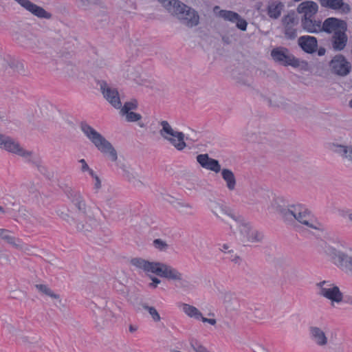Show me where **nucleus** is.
I'll list each match as a JSON object with an SVG mask.
<instances>
[{
  "mask_svg": "<svg viewBox=\"0 0 352 352\" xmlns=\"http://www.w3.org/2000/svg\"><path fill=\"white\" fill-rule=\"evenodd\" d=\"M14 1L17 2L25 10L28 11L32 14L37 16L38 18L49 19L52 17V14L50 12H47L44 8L34 3L30 0Z\"/></svg>",
  "mask_w": 352,
  "mask_h": 352,
  "instance_id": "f3484780",
  "label": "nucleus"
},
{
  "mask_svg": "<svg viewBox=\"0 0 352 352\" xmlns=\"http://www.w3.org/2000/svg\"><path fill=\"white\" fill-rule=\"evenodd\" d=\"M96 65H97V67L102 68V67H104L107 64L104 60L99 59V60H96Z\"/></svg>",
  "mask_w": 352,
  "mask_h": 352,
  "instance_id": "052dcab7",
  "label": "nucleus"
},
{
  "mask_svg": "<svg viewBox=\"0 0 352 352\" xmlns=\"http://www.w3.org/2000/svg\"><path fill=\"white\" fill-rule=\"evenodd\" d=\"M22 153L23 154L19 155V157H21L28 163L36 166L37 168L38 171L40 172L43 175L47 174V168L45 166H43L41 164V161L35 157L34 153L32 151L28 150L24 148L23 151Z\"/></svg>",
  "mask_w": 352,
  "mask_h": 352,
  "instance_id": "a878e982",
  "label": "nucleus"
},
{
  "mask_svg": "<svg viewBox=\"0 0 352 352\" xmlns=\"http://www.w3.org/2000/svg\"><path fill=\"white\" fill-rule=\"evenodd\" d=\"M329 253L334 260V263L343 270L352 273V256L331 248Z\"/></svg>",
  "mask_w": 352,
  "mask_h": 352,
  "instance_id": "dca6fc26",
  "label": "nucleus"
},
{
  "mask_svg": "<svg viewBox=\"0 0 352 352\" xmlns=\"http://www.w3.org/2000/svg\"><path fill=\"white\" fill-rule=\"evenodd\" d=\"M283 8L284 4L280 1L270 2L267 8V15L271 19H277L280 17Z\"/></svg>",
  "mask_w": 352,
  "mask_h": 352,
  "instance_id": "7c9ffc66",
  "label": "nucleus"
},
{
  "mask_svg": "<svg viewBox=\"0 0 352 352\" xmlns=\"http://www.w3.org/2000/svg\"><path fill=\"white\" fill-rule=\"evenodd\" d=\"M140 305L142 306V307L144 309L146 310L148 312V314H150L151 318L153 319V320L154 322H158L161 320V317H160L158 311L154 307L149 306L145 302H140Z\"/></svg>",
  "mask_w": 352,
  "mask_h": 352,
  "instance_id": "4c0bfd02",
  "label": "nucleus"
},
{
  "mask_svg": "<svg viewBox=\"0 0 352 352\" xmlns=\"http://www.w3.org/2000/svg\"><path fill=\"white\" fill-rule=\"evenodd\" d=\"M153 245L155 249L160 251H166L168 248V245L166 242L161 239H155L153 241Z\"/></svg>",
  "mask_w": 352,
  "mask_h": 352,
  "instance_id": "c03bdc74",
  "label": "nucleus"
},
{
  "mask_svg": "<svg viewBox=\"0 0 352 352\" xmlns=\"http://www.w3.org/2000/svg\"><path fill=\"white\" fill-rule=\"evenodd\" d=\"M210 208L212 212L218 218H223L224 215H230V210L217 201H211Z\"/></svg>",
  "mask_w": 352,
  "mask_h": 352,
  "instance_id": "72a5a7b5",
  "label": "nucleus"
},
{
  "mask_svg": "<svg viewBox=\"0 0 352 352\" xmlns=\"http://www.w3.org/2000/svg\"><path fill=\"white\" fill-rule=\"evenodd\" d=\"M222 41L226 44H230V38H229L228 36H222Z\"/></svg>",
  "mask_w": 352,
  "mask_h": 352,
  "instance_id": "0e129e2a",
  "label": "nucleus"
},
{
  "mask_svg": "<svg viewBox=\"0 0 352 352\" xmlns=\"http://www.w3.org/2000/svg\"><path fill=\"white\" fill-rule=\"evenodd\" d=\"M119 167L123 172V177L128 182L142 184V182L139 179V168L137 166L129 164L121 163L119 164Z\"/></svg>",
  "mask_w": 352,
  "mask_h": 352,
  "instance_id": "aec40b11",
  "label": "nucleus"
},
{
  "mask_svg": "<svg viewBox=\"0 0 352 352\" xmlns=\"http://www.w3.org/2000/svg\"><path fill=\"white\" fill-rule=\"evenodd\" d=\"M196 159L199 165L206 170L213 171L215 173H218L222 170L219 161L210 158L208 154H199Z\"/></svg>",
  "mask_w": 352,
  "mask_h": 352,
  "instance_id": "412c9836",
  "label": "nucleus"
},
{
  "mask_svg": "<svg viewBox=\"0 0 352 352\" xmlns=\"http://www.w3.org/2000/svg\"><path fill=\"white\" fill-rule=\"evenodd\" d=\"M151 280H152L151 283H149V287L151 288H156L157 285L161 283V280L155 276H151Z\"/></svg>",
  "mask_w": 352,
  "mask_h": 352,
  "instance_id": "6e6d98bb",
  "label": "nucleus"
},
{
  "mask_svg": "<svg viewBox=\"0 0 352 352\" xmlns=\"http://www.w3.org/2000/svg\"><path fill=\"white\" fill-rule=\"evenodd\" d=\"M203 322L206 323H209L211 325H215L216 323H217V320L214 318H205L203 316L201 320Z\"/></svg>",
  "mask_w": 352,
  "mask_h": 352,
  "instance_id": "13d9d810",
  "label": "nucleus"
},
{
  "mask_svg": "<svg viewBox=\"0 0 352 352\" xmlns=\"http://www.w3.org/2000/svg\"><path fill=\"white\" fill-rule=\"evenodd\" d=\"M74 222L76 231L83 235H87L100 224L96 214L77 216Z\"/></svg>",
  "mask_w": 352,
  "mask_h": 352,
  "instance_id": "9d476101",
  "label": "nucleus"
},
{
  "mask_svg": "<svg viewBox=\"0 0 352 352\" xmlns=\"http://www.w3.org/2000/svg\"><path fill=\"white\" fill-rule=\"evenodd\" d=\"M322 32L327 33H333L340 30H346V23L345 21L334 18L329 17L324 20L322 24Z\"/></svg>",
  "mask_w": 352,
  "mask_h": 352,
  "instance_id": "4be33fe9",
  "label": "nucleus"
},
{
  "mask_svg": "<svg viewBox=\"0 0 352 352\" xmlns=\"http://www.w3.org/2000/svg\"><path fill=\"white\" fill-rule=\"evenodd\" d=\"M58 215L62 219L63 221L69 223V221L72 219V217L68 212L63 211H58Z\"/></svg>",
  "mask_w": 352,
  "mask_h": 352,
  "instance_id": "603ef678",
  "label": "nucleus"
},
{
  "mask_svg": "<svg viewBox=\"0 0 352 352\" xmlns=\"http://www.w3.org/2000/svg\"><path fill=\"white\" fill-rule=\"evenodd\" d=\"M122 116H125L126 120L127 122H136L140 120L142 118V116L140 113H135L133 111H129L128 113H124L121 114Z\"/></svg>",
  "mask_w": 352,
  "mask_h": 352,
  "instance_id": "a18cd8bd",
  "label": "nucleus"
},
{
  "mask_svg": "<svg viewBox=\"0 0 352 352\" xmlns=\"http://www.w3.org/2000/svg\"><path fill=\"white\" fill-rule=\"evenodd\" d=\"M221 175L226 182V187L230 191L235 190L236 186V179L234 173L228 168H223L221 170Z\"/></svg>",
  "mask_w": 352,
  "mask_h": 352,
  "instance_id": "c756f323",
  "label": "nucleus"
},
{
  "mask_svg": "<svg viewBox=\"0 0 352 352\" xmlns=\"http://www.w3.org/2000/svg\"><path fill=\"white\" fill-rule=\"evenodd\" d=\"M16 249L23 252L28 255L36 254L37 252V248L36 246L31 245H23L21 243V241L17 244Z\"/></svg>",
  "mask_w": 352,
  "mask_h": 352,
  "instance_id": "58836bf2",
  "label": "nucleus"
},
{
  "mask_svg": "<svg viewBox=\"0 0 352 352\" xmlns=\"http://www.w3.org/2000/svg\"><path fill=\"white\" fill-rule=\"evenodd\" d=\"M335 151L343 160L352 163V145L336 144Z\"/></svg>",
  "mask_w": 352,
  "mask_h": 352,
  "instance_id": "2f4dec72",
  "label": "nucleus"
},
{
  "mask_svg": "<svg viewBox=\"0 0 352 352\" xmlns=\"http://www.w3.org/2000/svg\"><path fill=\"white\" fill-rule=\"evenodd\" d=\"M309 333L310 339L318 346L325 347L328 344L329 340L324 329L318 326H311L309 327Z\"/></svg>",
  "mask_w": 352,
  "mask_h": 352,
  "instance_id": "a211bd4d",
  "label": "nucleus"
},
{
  "mask_svg": "<svg viewBox=\"0 0 352 352\" xmlns=\"http://www.w3.org/2000/svg\"><path fill=\"white\" fill-rule=\"evenodd\" d=\"M19 212L21 217H23L24 219H28L29 217L30 213L29 212L24 208H20L19 209Z\"/></svg>",
  "mask_w": 352,
  "mask_h": 352,
  "instance_id": "4d7b16f0",
  "label": "nucleus"
},
{
  "mask_svg": "<svg viewBox=\"0 0 352 352\" xmlns=\"http://www.w3.org/2000/svg\"><path fill=\"white\" fill-rule=\"evenodd\" d=\"M64 192L76 208L78 216L93 215L96 213L104 214L102 208L92 200L86 201L80 190L66 186Z\"/></svg>",
  "mask_w": 352,
  "mask_h": 352,
  "instance_id": "7ed1b4c3",
  "label": "nucleus"
},
{
  "mask_svg": "<svg viewBox=\"0 0 352 352\" xmlns=\"http://www.w3.org/2000/svg\"><path fill=\"white\" fill-rule=\"evenodd\" d=\"M236 237L245 246H252L261 243L264 239V234L253 227L245 219L236 221L235 226Z\"/></svg>",
  "mask_w": 352,
  "mask_h": 352,
  "instance_id": "20e7f679",
  "label": "nucleus"
},
{
  "mask_svg": "<svg viewBox=\"0 0 352 352\" xmlns=\"http://www.w3.org/2000/svg\"><path fill=\"white\" fill-rule=\"evenodd\" d=\"M224 303H231L233 300V294L231 292H225L222 294Z\"/></svg>",
  "mask_w": 352,
  "mask_h": 352,
  "instance_id": "864d4df0",
  "label": "nucleus"
},
{
  "mask_svg": "<svg viewBox=\"0 0 352 352\" xmlns=\"http://www.w3.org/2000/svg\"><path fill=\"white\" fill-rule=\"evenodd\" d=\"M232 261L235 263H238L241 261V258L239 256H235L234 258L232 259Z\"/></svg>",
  "mask_w": 352,
  "mask_h": 352,
  "instance_id": "69168bd1",
  "label": "nucleus"
},
{
  "mask_svg": "<svg viewBox=\"0 0 352 352\" xmlns=\"http://www.w3.org/2000/svg\"><path fill=\"white\" fill-rule=\"evenodd\" d=\"M283 221L288 225L294 226L296 222L317 229L310 211L301 204H291L287 209Z\"/></svg>",
  "mask_w": 352,
  "mask_h": 352,
  "instance_id": "39448f33",
  "label": "nucleus"
},
{
  "mask_svg": "<svg viewBox=\"0 0 352 352\" xmlns=\"http://www.w3.org/2000/svg\"><path fill=\"white\" fill-rule=\"evenodd\" d=\"M80 126L85 135L104 156L112 162L117 161L118 153L110 142L87 122H81Z\"/></svg>",
  "mask_w": 352,
  "mask_h": 352,
  "instance_id": "f03ea898",
  "label": "nucleus"
},
{
  "mask_svg": "<svg viewBox=\"0 0 352 352\" xmlns=\"http://www.w3.org/2000/svg\"><path fill=\"white\" fill-rule=\"evenodd\" d=\"M24 147L19 143L18 140L11 136L0 133V149L6 152L19 156L23 154Z\"/></svg>",
  "mask_w": 352,
  "mask_h": 352,
  "instance_id": "4468645a",
  "label": "nucleus"
},
{
  "mask_svg": "<svg viewBox=\"0 0 352 352\" xmlns=\"http://www.w3.org/2000/svg\"><path fill=\"white\" fill-rule=\"evenodd\" d=\"M318 10V4L313 1H305L300 3L297 8L299 14H303L302 18H312Z\"/></svg>",
  "mask_w": 352,
  "mask_h": 352,
  "instance_id": "393cba45",
  "label": "nucleus"
},
{
  "mask_svg": "<svg viewBox=\"0 0 352 352\" xmlns=\"http://www.w3.org/2000/svg\"><path fill=\"white\" fill-rule=\"evenodd\" d=\"M284 27L289 25H297L298 20L296 19L294 14H288L283 19Z\"/></svg>",
  "mask_w": 352,
  "mask_h": 352,
  "instance_id": "37998d69",
  "label": "nucleus"
},
{
  "mask_svg": "<svg viewBox=\"0 0 352 352\" xmlns=\"http://www.w3.org/2000/svg\"><path fill=\"white\" fill-rule=\"evenodd\" d=\"M218 16L224 20L236 23V27L241 30H246L248 23L238 13L231 10H222L219 12Z\"/></svg>",
  "mask_w": 352,
  "mask_h": 352,
  "instance_id": "6ab92c4d",
  "label": "nucleus"
},
{
  "mask_svg": "<svg viewBox=\"0 0 352 352\" xmlns=\"http://www.w3.org/2000/svg\"><path fill=\"white\" fill-rule=\"evenodd\" d=\"M326 53V50L324 47H320L318 50V55L320 56H324Z\"/></svg>",
  "mask_w": 352,
  "mask_h": 352,
  "instance_id": "e2e57ef3",
  "label": "nucleus"
},
{
  "mask_svg": "<svg viewBox=\"0 0 352 352\" xmlns=\"http://www.w3.org/2000/svg\"><path fill=\"white\" fill-rule=\"evenodd\" d=\"M272 59L280 65L287 66L291 65L296 67L299 66L300 61L289 53L288 49L283 47L274 48L271 51Z\"/></svg>",
  "mask_w": 352,
  "mask_h": 352,
  "instance_id": "9b49d317",
  "label": "nucleus"
},
{
  "mask_svg": "<svg viewBox=\"0 0 352 352\" xmlns=\"http://www.w3.org/2000/svg\"><path fill=\"white\" fill-rule=\"evenodd\" d=\"M290 205L288 201L281 196L276 197L271 204L272 208L279 214L282 220Z\"/></svg>",
  "mask_w": 352,
  "mask_h": 352,
  "instance_id": "cd10ccee",
  "label": "nucleus"
},
{
  "mask_svg": "<svg viewBox=\"0 0 352 352\" xmlns=\"http://www.w3.org/2000/svg\"><path fill=\"white\" fill-rule=\"evenodd\" d=\"M131 264L146 273H152L169 280L179 283L178 287L182 289H187L190 283L184 278L183 274L176 268L167 263L159 261H149L142 258H133Z\"/></svg>",
  "mask_w": 352,
  "mask_h": 352,
  "instance_id": "f257e3e1",
  "label": "nucleus"
},
{
  "mask_svg": "<svg viewBox=\"0 0 352 352\" xmlns=\"http://www.w3.org/2000/svg\"><path fill=\"white\" fill-rule=\"evenodd\" d=\"M177 205L179 207L183 208L184 210L189 212V214H192L190 212L192 210V206L187 202H178Z\"/></svg>",
  "mask_w": 352,
  "mask_h": 352,
  "instance_id": "3c124183",
  "label": "nucleus"
},
{
  "mask_svg": "<svg viewBox=\"0 0 352 352\" xmlns=\"http://www.w3.org/2000/svg\"><path fill=\"white\" fill-rule=\"evenodd\" d=\"M116 204V201L111 195L104 197V200L101 201V205L104 208H111Z\"/></svg>",
  "mask_w": 352,
  "mask_h": 352,
  "instance_id": "49530a36",
  "label": "nucleus"
},
{
  "mask_svg": "<svg viewBox=\"0 0 352 352\" xmlns=\"http://www.w3.org/2000/svg\"><path fill=\"white\" fill-rule=\"evenodd\" d=\"M346 30L344 29L340 30L333 34L331 42L334 51H342L345 48L348 41V37L345 33Z\"/></svg>",
  "mask_w": 352,
  "mask_h": 352,
  "instance_id": "b1692460",
  "label": "nucleus"
},
{
  "mask_svg": "<svg viewBox=\"0 0 352 352\" xmlns=\"http://www.w3.org/2000/svg\"><path fill=\"white\" fill-rule=\"evenodd\" d=\"M137 330V327L133 326V325H130L129 326V331L130 332H135V331Z\"/></svg>",
  "mask_w": 352,
  "mask_h": 352,
  "instance_id": "774afa93",
  "label": "nucleus"
},
{
  "mask_svg": "<svg viewBox=\"0 0 352 352\" xmlns=\"http://www.w3.org/2000/svg\"><path fill=\"white\" fill-rule=\"evenodd\" d=\"M0 238L8 244L12 245L14 248H16L19 242H20L19 239H16L11 235V232L6 229L0 228Z\"/></svg>",
  "mask_w": 352,
  "mask_h": 352,
  "instance_id": "e433bc0d",
  "label": "nucleus"
},
{
  "mask_svg": "<svg viewBox=\"0 0 352 352\" xmlns=\"http://www.w3.org/2000/svg\"><path fill=\"white\" fill-rule=\"evenodd\" d=\"M138 108V102L136 100H132L131 101L124 103V106L119 109H120V114L128 113L132 110H135Z\"/></svg>",
  "mask_w": 352,
  "mask_h": 352,
  "instance_id": "a19ab883",
  "label": "nucleus"
},
{
  "mask_svg": "<svg viewBox=\"0 0 352 352\" xmlns=\"http://www.w3.org/2000/svg\"><path fill=\"white\" fill-rule=\"evenodd\" d=\"M90 175L95 179L94 188L97 190L101 188V180L94 170L90 171Z\"/></svg>",
  "mask_w": 352,
  "mask_h": 352,
  "instance_id": "09e8293b",
  "label": "nucleus"
},
{
  "mask_svg": "<svg viewBox=\"0 0 352 352\" xmlns=\"http://www.w3.org/2000/svg\"><path fill=\"white\" fill-rule=\"evenodd\" d=\"M301 25L309 33H318L322 32V22L320 20H314L312 18H302Z\"/></svg>",
  "mask_w": 352,
  "mask_h": 352,
  "instance_id": "c85d7f7f",
  "label": "nucleus"
},
{
  "mask_svg": "<svg viewBox=\"0 0 352 352\" xmlns=\"http://www.w3.org/2000/svg\"><path fill=\"white\" fill-rule=\"evenodd\" d=\"M8 330L16 341L28 348L38 344L40 342V338L36 335L17 328L12 324L8 325Z\"/></svg>",
  "mask_w": 352,
  "mask_h": 352,
  "instance_id": "1a4fd4ad",
  "label": "nucleus"
},
{
  "mask_svg": "<svg viewBox=\"0 0 352 352\" xmlns=\"http://www.w3.org/2000/svg\"><path fill=\"white\" fill-rule=\"evenodd\" d=\"M160 125L162 126V129L160 131V135L177 151H181L186 147L184 142L185 135L182 132L174 131L166 120L160 122Z\"/></svg>",
  "mask_w": 352,
  "mask_h": 352,
  "instance_id": "0eeeda50",
  "label": "nucleus"
},
{
  "mask_svg": "<svg viewBox=\"0 0 352 352\" xmlns=\"http://www.w3.org/2000/svg\"><path fill=\"white\" fill-rule=\"evenodd\" d=\"M163 7L172 15H174L178 11L180 6H182L181 2L179 0H157Z\"/></svg>",
  "mask_w": 352,
  "mask_h": 352,
  "instance_id": "f704fd0d",
  "label": "nucleus"
},
{
  "mask_svg": "<svg viewBox=\"0 0 352 352\" xmlns=\"http://www.w3.org/2000/svg\"><path fill=\"white\" fill-rule=\"evenodd\" d=\"M319 288V294L327 299L331 300V305L334 306V303H340L343 300V294L340 292L339 287L335 284L329 281H321L316 284Z\"/></svg>",
  "mask_w": 352,
  "mask_h": 352,
  "instance_id": "6e6552de",
  "label": "nucleus"
},
{
  "mask_svg": "<svg viewBox=\"0 0 352 352\" xmlns=\"http://www.w3.org/2000/svg\"><path fill=\"white\" fill-rule=\"evenodd\" d=\"M182 307L184 313L187 316L196 320H201L203 314L196 307L187 303H183Z\"/></svg>",
  "mask_w": 352,
  "mask_h": 352,
  "instance_id": "473e14b6",
  "label": "nucleus"
},
{
  "mask_svg": "<svg viewBox=\"0 0 352 352\" xmlns=\"http://www.w3.org/2000/svg\"><path fill=\"white\" fill-rule=\"evenodd\" d=\"M295 25H289L284 27V34L287 38L293 40L297 36V30Z\"/></svg>",
  "mask_w": 352,
  "mask_h": 352,
  "instance_id": "79ce46f5",
  "label": "nucleus"
},
{
  "mask_svg": "<svg viewBox=\"0 0 352 352\" xmlns=\"http://www.w3.org/2000/svg\"><path fill=\"white\" fill-rule=\"evenodd\" d=\"M76 68L73 64H68L63 68V72L69 76H72L76 74Z\"/></svg>",
  "mask_w": 352,
  "mask_h": 352,
  "instance_id": "de8ad7c7",
  "label": "nucleus"
},
{
  "mask_svg": "<svg viewBox=\"0 0 352 352\" xmlns=\"http://www.w3.org/2000/svg\"><path fill=\"white\" fill-rule=\"evenodd\" d=\"M100 89L103 97L116 109L121 107L119 93L116 88L113 87L105 81L99 82Z\"/></svg>",
  "mask_w": 352,
  "mask_h": 352,
  "instance_id": "2eb2a0df",
  "label": "nucleus"
},
{
  "mask_svg": "<svg viewBox=\"0 0 352 352\" xmlns=\"http://www.w3.org/2000/svg\"><path fill=\"white\" fill-rule=\"evenodd\" d=\"M0 258H4L6 261H9L10 259V256L8 254H4L1 249H0Z\"/></svg>",
  "mask_w": 352,
  "mask_h": 352,
  "instance_id": "680f3d73",
  "label": "nucleus"
},
{
  "mask_svg": "<svg viewBox=\"0 0 352 352\" xmlns=\"http://www.w3.org/2000/svg\"><path fill=\"white\" fill-rule=\"evenodd\" d=\"M35 287L41 294L57 300L60 303L61 302L59 294H56L48 285L45 284H36Z\"/></svg>",
  "mask_w": 352,
  "mask_h": 352,
  "instance_id": "c9c22d12",
  "label": "nucleus"
},
{
  "mask_svg": "<svg viewBox=\"0 0 352 352\" xmlns=\"http://www.w3.org/2000/svg\"><path fill=\"white\" fill-rule=\"evenodd\" d=\"M10 67L15 72L19 74H24L25 73V68L24 65L19 60H13L9 63Z\"/></svg>",
  "mask_w": 352,
  "mask_h": 352,
  "instance_id": "ea45409f",
  "label": "nucleus"
},
{
  "mask_svg": "<svg viewBox=\"0 0 352 352\" xmlns=\"http://www.w3.org/2000/svg\"><path fill=\"white\" fill-rule=\"evenodd\" d=\"M320 5L323 8H329L331 10H340L344 14H347L350 12L351 8L349 4L344 3L343 0H318Z\"/></svg>",
  "mask_w": 352,
  "mask_h": 352,
  "instance_id": "bb28decb",
  "label": "nucleus"
},
{
  "mask_svg": "<svg viewBox=\"0 0 352 352\" xmlns=\"http://www.w3.org/2000/svg\"><path fill=\"white\" fill-rule=\"evenodd\" d=\"M191 346L195 352H209L206 347L197 342L191 343Z\"/></svg>",
  "mask_w": 352,
  "mask_h": 352,
  "instance_id": "8fccbe9b",
  "label": "nucleus"
},
{
  "mask_svg": "<svg viewBox=\"0 0 352 352\" xmlns=\"http://www.w3.org/2000/svg\"><path fill=\"white\" fill-rule=\"evenodd\" d=\"M254 352H270L267 349H266L263 346L257 344L255 346Z\"/></svg>",
  "mask_w": 352,
  "mask_h": 352,
  "instance_id": "bf43d9fd",
  "label": "nucleus"
},
{
  "mask_svg": "<svg viewBox=\"0 0 352 352\" xmlns=\"http://www.w3.org/2000/svg\"><path fill=\"white\" fill-rule=\"evenodd\" d=\"M79 162L82 164V166H81V170L82 172H89V174L90 175V171L91 170H93L92 169H91L88 164H87L86 161L84 160V159H81L79 160Z\"/></svg>",
  "mask_w": 352,
  "mask_h": 352,
  "instance_id": "5fc2aeb1",
  "label": "nucleus"
},
{
  "mask_svg": "<svg viewBox=\"0 0 352 352\" xmlns=\"http://www.w3.org/2000/svg\"><path fill=\"white\" fill-rule=\"evenodd\" d=\"M298 45L305 52L314 54L318 49V40L312 36H302L298 38Z\"/></svg>",
  "mask_w": 352,
  "mask_h": 352,
  "instance_id": "5701e85b",
  "label": "nucleus"
},
{
  "mask_svg": "<svg viewBox=\"0 0 352 352\" xmlns=\"http://www.w3.org/2000/svg\"><path fill=\"white\" fill-rule=\"evenodd\" d=\"M182 5V6L179 7L175 16L177 17L182 23L188 27L192 28L197 25L199 16L197 12L183 3Z\"/></svg>",
  "mask_w": 352,
  "mask_h": 352,
  "instance_id": "f8f14e48",
  "label": "nucleus"
},
{
  "mask_svg": "<svg viewBox=\"0 0 352 352\" xmlns=\"http://www.w3.org/2000/svg\"><path fill=\"white\" fill-rule=\"evenodd\" d=\"M96 307L94 314L97 319L104 323L112 322L116 317V311L119 308L115 302L105 298L98 299Z\"/></svg>",
  "mask_w": 352,
  "mask_h": 352,
  "instance_id": "423d86ee",
  "label": "nucleus"
},
{
  "mask_svg": "<svg viewBox=\"0 0 352 352\" xmlns=\"http://www.w3.org/2000/svg\"><path fill=\"white\" fill-rule=\"evenodd\" d=\"M228 248H229V246L227 244H223L222 245L221 248H220V250L225 251V250H228Z\"/></svg>",
  "mask_w": 352,
  "mask_h": 352,
  "instance_id": "338daca9",
  "label": "nucleus"
},
{
  "mask_svg": "<svg viewBox=\"0 0 352 352\" xmlns=\"http://www.w3.org/2000/svg\"><path fill=\"white\" fill-rule=\"evenodd\" d=\"M332 73L340 76H346L350 73L351 65L342 54L336 55L329 62Z\"/></svg>",
  "mask_w": 352,
  "mask_h": 352,
  "instance_id": "ddd939ff",
  "label": "nucleus"
}]
</instances>
